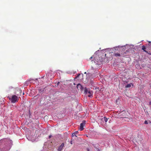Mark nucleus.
Here are the masks:
<instances>
[{"mask_svg": "<svg viewBox=\"0 0 151 151\" xmlns=\"http://www.w3.org/2000/svg\"><path fill=\"white\" fill-rule=\"evenodd\" d=\"M103 60V58H100L98 55H96L94 57V62L97 65L101 64Z\"/></svg>", "mask_w": 151, "mask_h": 151, "instance_id": "nucleus-1", "label": "nucleus"}, {"mask_svg": "<svg viewBox=\"0 0 151 151\" xmlns=\"http://www.w3.org/2000/svg\"><path fill=\"white\" fill-rule=\"evenodd\" d=\"M9 99L11 102L13 103L18 102L19 100L17 96L15 95H12V97L9 98Z\"/></svg>", "mask_w": 151, "mask_h": 151, "instance_id": "nucleus-2", "label": "nucleus"}, {"mask_svg": "<svg viewBox=\"0 0 151 151\" xmlns=\"http://www.w3.org/2000/svg\"><path fill=\"white\" fill-rule=\"evenodd\" d=\"M86 123V122L85 121H83L80 124V126L79 129L80 131H82L83 129V127Z\"/></svg>", "mask_w": 151, "mask_h": 151, "instance_id": "nucleus-3", "label": "nucleus"}, {"mask_svg": "<svg viewBox=\"0 0 151 151\" xmlns=\"http://www.w3.org/2000/svg\"><path fill=\"white\" fill-rule=\"evenodd\" d=\"M126 113L124 111H122L120 113H119L118 114L119 116H121V118L124 117L126 115Z\"/></svg>", "mask_w": 151, "mask_h": 151, "instance_id": "nucleus-4", "label": "nucleus"}, {"mask_svg": "<svg viewBox=\"0 0 151 151\" xmlns=\"http://www.w3.org/2000/svg\"><path fill=\"white\" fill-rule=\"evenodd\" d=\"M77 88L78 90H82L83 89V87L80 84H78L77 86Z\"/></svg>", "mask_w": 151, "mask_h": 151, "instance_id": "nucleus-5", "label": "nucleus"}, {"mask_svg": "<svg viewBox=\"0 0 151 151\" xmlns=\"http://www.w3.org/2000/svg\"><path fill=\"white\" fill-rule=\"evenodd\" d=\"M64 145V144L63 143H62L61 145L58 147V151H60L63 147Z\"/></svg>", "mask_w": 151, "mask_h": 151, "instance_id": "nucleus-6", "label": "nucleus"}, {"mask_svg": "<svg viewBox=\"0 0 151 151\" xmlns=\"http://www.w3.org/2000/svg\"><path fill=\"white\" fill-rule=\"evenodd\" d=\"M146 49V48L145 46L143 45L142 46V49L143 50L144 52H145L146 53H148V52L145 50Z\"/></svg>", "mask_w": 151, "mask_h": 151, "instance_id": "nucleus-7", "label": "nucleus"}, {"mask_svg": "<svg viewBox=\"0 0 151 151\" xmlns=\"http://www.w3.org/2000/svg\"><path fill=\"white\" fill-rule=\"evenodd\" d=\"M114 55L116 57H120L121 55L119 53H114Z\"/></svg>", "mask_w": 151, "mask_h": 151, "instance_id": "nucleus-8", "label": "nucleus"}, {"mask_svg": "<svg viewBox=\"0 0 151 151\" xmlns=\"http://www.w3.org/2000/svg\"><path fill=\"white\" fill-rule=\"evenodd\" d=\"M102 120L103 121H104L106 123L107 122L108 119L106 118V117H104L102 119Z\"/></svg>", "mask_w": 151, "mask_h": 151, "instance_id": "nucleus-9", "label": "nucleus"}, {"mask_svg": "<svg viewBox=\"0 0 151 151\" xmlns=\"http://www.w3.org/2000/svg\"><path fill=\"white\" fill-rule=\"evenodd\" d=\"M132 85V84L131 83L127 84L126 86V88H129Z\"/></svg>", "mask_w": 151, "mask_h": 151, "instance_id": "nucleus-10", "label": "nucleus"}, {"mask_svg": "<svg viewBox=\"0 0 151 151\" xmlns=\"http://www.w3.org/2000/svg\"><path fill=\"white\" fill-rule=\"evenodd\" d=\"M89 91V90L87 89L86 88H84V93L86 94H87L88 91Z\"/></svg>", "mask_w": 151, "mask_h": 151, "instance_id": "nucleus-11", "label": "nucleus"}, {"mask_svg": "<svg viewBox=\"0 0 151 151\" xmlns=\"http://www.w3.org/2000/svg\"><path fill=\"white\" fill-rule=\"evenodd\" d=\"M78 133V131H76L74 133L72 134V136L73 137V136H75L76 134H77Z\"/></svg>", "mask_w": 151, "mask_h": 151, "instance_id": "nucleus-12", "label": "nucleus"}, {"mask_svg": "<svg viewBox=\"0 0 151 151\" xmlns=\"http://www.w3.org/2000/svg\"><path fill=\"white\" fill-rule=\"evenodd\" d=\"M88 96L89 97H93V93L89 94L88 95Z\"/></svg>", "mask_w": 151, "mask_h": 151, "instance_id": "nucleus-13", "label": "nucleus"}, {"mask_svg": "<svg viewBox=\"0 0 151 151\" xmlns=\"http://www.w3.org/2000/svg\"><path fill=\"white\" fill-rule=\"evenodd\" d=\"M148 122L146 120H145V122H144V124H148Z\"/></svg>", "mask_w": 151, "mask_h": 151, "instance_id": "nucleus-14", "label": "nucleus"}, {"mask_svg": "<svg viewBox=\"0 0 151 151\" xmlns=\"http://www.w3.org/2000/svg\"><path fill=\"white\" fill-rule=\"evenodd\" d=\"M92 93V91H90V90L88 91V93L89 94H91Z\"/></svg>", "mask_w": 151, "mask_h": 151, "instance_id": "nucleus-15", "label": "nucleus"}, {"mask_svg": "<svg viewBox=\"0 0 151 151\" xmlns=\"http://www.w3.org/2000/svg\"><path fill=\"white\" fill-rule=\"evenodd\" d=\"M60 84V83L59 82H58V83H57V84L56 85H55V86H58L59 85V84Z\"/></svg>", "mask_w": 151, "mask_h": 151, "instance_id": "nucleus-16", "label": "nucleus"}, {"mask_svg": "<svg viewBox=\"0 0 151 151\" xmlns=\"http://www.w3.org/2000/svg\"><path fill=\"white\" fill-rule=\"evenodd\" d=\"M81 75L80 74H78L77 76H76V78H78L79 77V76Z\"/></svg>", "mask_w": 151, "mask_h": 151, "instance_id": "nucleus-17", "label": "nucleus"}, {"mask_svg": "<svg viewBox=\"0 0 151 151\" xmlns=\"http://www.w3.org/2000/svg\"><path fill=\"white\" fill-rule=\"evenodd\" d=\"M76 116L75 117V118H74L75 119H79V118L78 117H77V115H76ZM77 116H78V115H77Z\"/></svg>", "mask_w": 151, "mask_h": 151, "instance_id": "nucleus-18", "label": "nucleus"}, {"mask_svg": "<svg viewBox=\"0 0 151 151\" xmlns=\"http://www.w3.org/2000/svg\"><path fill=\"white\" fill-rule=\"evenodd\" d=\"M32 80H29L28 81H27V82H30V83H31V82H30Z\"/></svg>", "mask_w": 151, "mask_h": 151, "instance_id": "nucleus-19", "label": "nucleus"}, {"mask_svg": "<svg viewBox=\"0 0 151 151\" xmlns=\"http://www.w3.org/2000/svg\"><path fill=\"white\" fill-rule=\"evenodd\" d=\"M148 53V54H149V55H151V53H150V52H148V53Z\"/></svg>", "mask_w": 151, "mask_h": 151, "instance_id": "nucleus-20", "label": "nucleus"}, {"mask_svg": "<svg viewBox=\"0 0 151 151\" xmlns=\"http://www.w3.org/2000/svg\"><path fill=\"white\" fill-rule=\"evenodd\" d=\"M92 58H93V57L91 56L90 58L89 59L90 60Z\"/></svg>", "mask_w": 151, "mask_h": 151, "instance_id": "nucleus-21", "label": "nucleus"}, {"mask_svg": "<svg viewBox=\"0 0 151 151\" xmlns=\"http://www.w3.org/2000/svg\"><path fill=\"white\" fill-rule=\"evenodd\" d=\"M19 91H20V92L21 93L22 92V90L20 89H19Z\"/></svg>", "mask_w": 151, "mask_h": 151, "instance_id": "nucleus-22", "label": "nucleus"}, {"mask_svg": "<svg viewBox=\"0 0 151 151\" xmlns=\"http://www.w3.org/2000/svg\"><path fill=\"white\" fill-rule=\"evenodd\" d=\"M149 105H151V101H150V102H149Z\"/></svg>", "mask_w": 151, "mask_h": 151, "instance_id": "nucleus-23", "label": "nucleus"}, {"mask_svg": "<svg viewBox=\"0 0 151 151\" xmlns=\"http://www.w3.org/2000/svg\"><path fill=\"white\" fill-rule=\"evenodd\" d=\"M51 136H51V135H50L49 136V138H50L51 137Z\"/></svg>", "mask_w": 151, "mask_h": 151, "instance_id": "nucleus-24", "label": "nucleus"}, {"mask_svg": "<svg viewBox=\"0 0 151 151\" xmlns=\"http://www.w3.org/2000/svg\"><path fill=\"white\" fill-rule=\"evenodd\" d=\"M149 43H151L150 41H149Z\"/></svg>", "mask_w": 151, "mask_h": 151, "instance_id": "nucleus-25", "label": "nucleus"}, {"mask_svg": "<svg viewBox=\"0 0 151 151\" xmlns=\"http://www.w3.org/2000/svg\"><path fill=\"white\" fill-rule=\"evenodd\" d=\"M86 137H88V135H86Z\"/></svg>", "mask_w": 151, "mask_h": 151, "instance_id": "nucleus-26", "label": "nucleus"}, {"mask_svg": "<svg viewBox=\"0 0 151 151\" xmlns=\"http://www.w3.org/2000/svg\"><path fill=\"white\" fill-rule=\"evenodd\" d=\"M72 141H71V144H72Z\"/></svg>", "mask_w": 151, "mask_h": 151, "instance_id": "nucleus-27", "label": "nucleus"}, {"mask_svg": "<svg viewBox=\"0 0 151 151\" xmlns=\"http://www.w3.org/2000/svg\"><path fill=\"white\" fill-rule=\"evenodd\" d=\"M91 61H92V63H93V61H92V60H91Z\"/></svg>", "mask_w": 151, "mask_h": 151, "instance_id": "nucleus-28", "label": "nucleus"}, {"mask_svg": "<svg viewBox=\"0 0 151 151\" xmlns=\"http://www.w3.org/2000/svg\"><path fill=\"white\" fill-rule=\"evenodd\" d=\"M95 55H94V56H93V57L95 56Z\"/></svg>", "mask_w": 151, "mask_h": 151, "instance_id": "nucleus-29", "label": "nucleus"}, {"mask_svg": "<svg viewBox=\"0 0 151 151\" xmlns=\"http://www.w3.org/2000/svg\"><path fill=\"white\" fill-rule=\"evenodd\" d=\"M88 151H89V150H88Z\"/></svg>", "mask_w": 151, "mask_h": 151, "instance_id": "nucleus-30", "label": "nucleus"}]
</instances>
